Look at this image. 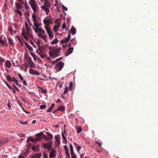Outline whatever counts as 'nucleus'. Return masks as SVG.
Returning a JSON list of instances; mask_svg holds the SVG:
<instances>
[{
  "instance_id": "f257e3e1",
  "label": "nucleus",
  "mask_w": 158,
  "mask_h": 158,
  "mask_svg": "<svg viewBox=\"0 0 158 158\" xmlns=\"http://www.w3.org/2000/svg\"><path fill=\"white\" fill-rule=\"evenodd\" d=\"M28 3L33 11V13H36L38 9V6L35 0H29Z\"/></svg>"
},
{
  "instance_id": "f03ea898",
  "label": "nucleus",
  "mask_w": 158,
  "mask_h": 158,
  "mask_svg": "<svg viewBox=\"0 0 158 158\" xmlns=\"http://www.w3.org/2000/svg\"><path fill=\"white\" fill-rule=\"evenodd\" d=\"M61 48L59 47L58 48H55L52 51L49 52V54L51 57L53 58H56L59 56L58 53H59L60 50Z\"/></svg>"
},
{
  "instance_id": "7ed1b4c3",
  "label": "nucleus",
  "mask_w": 158,
  "mask_h": 158,
  "mask_svg": "<svg viewBox=\"0 0 158 158\" xmlns=\"http://www.w3.org/2000/svg\"><path fill=\"white\" fill-rule=\"evenodd\" d=\"M64 65V63L62 62H60L55 65V68L57 72L60 71Z\"/></svg>"
},
{
  "instance_id": "20e7f679",
  "label": "nucleus",
  "mask_w": 158,
  "mask_h": 158,
  "mask_svg": "<svg viewBox=\"0 0 158 158\" xmlns=\"http://www.w3.org/2000/svg\"><path fill=\"white\" fill-rule=\"evenodd\" d=\"M44 23L45 25V26H49L52 23V18L47 17L43 20Z\"/></svg>"
},
{
  "instance_id": "39448f33",
  "label": "nucleus",
  "mask_w": 158,
  "mask_h": 158,
  "mask_svg": "<svg viewBox=\"0 0 158 158\" xmlns=\"http://www.w3.org/2000/svg\"><path fill=\"white\" fill-rule=\"evenodd\" d=\"M26 29V32H25L23 30H22V34L24 36V39L26 40H27L28 39L27 35H30L29 33L30 29L29 28H27Z\"/></svg>"
},
{
  "instance_id": "423d86ee",
  "label": "nucleus",
  "mask_w": 158,
  "mask_h": 158,
  "mask_svg": "<svg viewBox=\"0 0 158 158\" xmlns=\"http://www.w3.org/2000/svg\"><path fill=\"white\" fill-rule=\"evenodd\" d=\"M52 142L51 141L47 143H45L44 144V147L45 149H47L48 150H50L52 148Z\"/></svg>"
},
{
  "instance_id": "0eeeda50",
  "label": "nucleus",
  "mask_w": 158,
  "mask_h": 158,
  "mask_svg": "<svg viewBox=\"0 0 158 158\" xmlns=\"http://www.w3.org/2000/svg\"><path fill=\"white\" fill-rule=\"evenodd\" d=\"M17 1L20 2L21 4L24 5L26 10H28L30 9V8L28 6L26 1H25V2L23 0H17Z\"/></svg>"
},
{
  "instance_id": "6e6552de",
  "label": "nucleus",
  "mask_w": 158,
  "mask_h": 158,
  "mask_svg": "<svg viewBox=\"0 0 158 158\" xmlns=\"http://www.w3.org/2000/svg\"><path fill=\"white\" fill-rule=\"evenodd\" d=\"M50 6V4L49 5H47V7L43 5L41 6V8L43 11L45 12L46 15H48L49 13V10L48 7Z\"/></svg>"
},
{
  "instance_id": "1a4fd4ad",
  "label": "nucleus",
  "mask_w": 158,
  "mask_h": 158,
  "mask_svg": "<svg viewBox=\"0 0 158 158\" xmlns=\"http://www.w3.org/2000/svg\"><path fill=\"white\" fill-rule=\"evenodd\" d=\"M40 140V138H36L35 139H34L32 137H29L26 140V143H28L30 141L34 143Z\"/></svg>"
},
{
  "instance_id": "9d476101",
  "label": "nucleus",
  "mask_w": 158,
  "mask_h": 158,
  "mask_svg": "<svg viewBox=\"0 0 158 158\" xmlns=\"http://www.w3.org/2000/svg\"><path fill=\"white\" fill-rule=\"evenodd\" d=\"M56 151L54 149H52L50 152L49 155V158H54L56 157Z\"/></svg>"
},
{
  "instance_id": "9b49d317",
  "label": "nucleus",
  "mask_w": 158,
  "mask_h": 158,
  "mask_svg": "<svg viewBox=\"0 0 158 158\" xmlns=\"http://www.w3.org/2000/svg\"><path fill=\"white\" fill-rule=\"evenodd\" d=\"M71 37V35L70 33L68 35V37L66 38H65L64 39L61 40L60 43L61 44H64V43H67L68 42L70 39Z\"/></svg>"
},
{
  "instance_id": "f8f14e48",
  "label": "nucleus",
  "mask_w": 158,
  "mask_h": 158,
  "mask_svg": "<svg viewBox=\"0 0 158 158\" xmlns=\"http://www.w3.org/2000/svg\"><path fill=\"white\" fill-rule=\"evenodd\" d=\"M38 31L39 32L38 33V35L39 37L44 35L45 33V31L41 28H38Z\"/></svg>"
},
{
  "instance_id": "ddd939ff",
  "label": "nucleus",
  "mask_w": 158,
  "mask_h": 158,
  "mask_svg": "<svg viewBox=\"0 0 158 158\" xmlns=\"http://www.w3.org/2000/svg\"><path fill=\"white\" fill-rule=\"evenodd\" d=\"M36 13H32V16L33 23H39L36 18Z\"/></svg>"
},
{
  "instance_id": "4468645a",
  "label": "nucleus",
  "mask_w": 158,
  "mask_h": 158,
  "mask_svg": "<svg viewBox=\"0 0 158 158\" xmlns=\"http://www.w3.org/2000/svg\"><path fill=\"white\" fill-rule=\"evenodd\" d=\"M29 73L32 75H39V73L37 71L31 69H29Z\"/></svg>"
},
{
  "instance_id": "2eb2a0df",
  "label": "nucleus",
  "mask_w": 158,
  "mask_h": 158,
  "mask_svg": "<svg viewBox=\"0 0 158 158\" xmlns=\"http://www.w3.org/2000/svg\"><path fill=\"white\" fill-rule=\"evenodd\" d=\"M73 47H69L66 53L65 54V56H67L71 54L73 52Z\"/></svg>"
},
{
  "instance_id": "dca6fc26",
  "label": "nucleus",
  "mask_w": 158,
  "mask_h": 158,
  "mask_svg": "<svg viewBox=\"0 0 158 158\" xmlns=\"http://www.w3.org/2000/svg\"><path fill=\"white\" fill-rule=\"evenodd\" d=\"M40 145H35L32 147L31 149L34 151L38 152L40 151V149L39 147Z\"/></svg>"
},
{
  "instance_id": "f3484780",
  "label": "nucleus",
  "mask_w": 158,
  "mask_h": 158,
  "mask_svg": "<svg viewBox=\"0 0 158 158\" xmlns=\"http://www.w3.org/2000/svg\"><path fill=\"white\" fill-rule=\"evenodd\" d=\"M42 156V153H39L38 154L33 155L31 157V158H40Z\"/></svg>"
},
{
  "instance_id": "a211bd4d",
  "label": "nucleus",
  "mask_w": 158,
  "mask_h": 158,
  "mask_svg": "<svg viewBox=\"0 0 158 158\" xmlns=\"http://www.w3.org/2000/svg\"><path fill=\"white\" fill-rule=\"evenodd\" d=\"M21 4L20 2H16L15 3V6L18 9L20 10L23 8V6L21 5Z\"/></svg>"
},
{
  "instance_id": "6ab92c4d",
  "label": "nucleus",
  "mask_w": 158,
  "mask_h": 158,
  "mask_svg": "<svg viewBox=\"0 0 158 158\" xmlns=\"http://www.w3.org/2000/svg\"><path fill=\"white\" fill-rule=\"evenodd\" d=\"M74 145L75 146V147L76 148L77 151L78 152H79L80 151V150L81 148V147L78 144H77V143H74Z\"/></svg>"
},
{
  "instance_id": "aec40b11",
  "label": "nucleus",
  "mask_w": 158,
  "mask_h": 158,
  "mask_svg": "<svg viewBox=\"0 0 158 158\" xmlns=\"http://www.w3.org/2000/svg\"><path fill=\"white\" fill-rule=\"evenodd\" d=\"M8 29L11 35L15 34V31L13 30L12 28L10 27H8Z\"/></svg>"
},
{
  "instance_id": "412c9836",
  "label": "nucleus",
  "mask_w": 158,
  "mask_h": 158,
  "mask_svg": "<svg viewBox=\"0 0 158 158\" xmlns=\"http://www.w3.org/2000/svg\"><path fill=\"white\" fill-rule=\"evenodd\" d=\"M46 133L48 135V137H49L48 138V139H46V140H52L53 138L52 135L51 134H50V133H48V132H47Z\"/></svg>"
},
{
  "instance_id": "4be33fe9",
  "label": "nucleus",
  "mask_w": 158,
  "mask_h": 158,
  "mask_svg": "<svg viewBox=\"0 0 158 158\" xmlns=\"http://www.w3.org/2000/svg\"><path fill=\"white\" fill-rule=\"evenodd\" d=\"M71 32L72 35H75L76 33V30L75 28L73 27H72L70 30Z\"/></svg>"
},
{
  "instance_id": "5701e85b",
  "label": "nucleus",
  "mask_w": 158,
  "mask_h": 158,
  "mask_svg": "<svg viewBox=\"0 0 158 158\" xmlns=\"http://www.w3.org/2000/svg\"><path fill=\"white\" fill-rule=\"evenodd\" d=\"M25 44L26 45V47L28 48V49L30 51H33V48L32 47L30 46L29 44H28L27 43L25 42Z\"/></svg>"
},
{
  "instance_id": "b1692460",
  "label": "nucleus",
  "mask_w": 158,
  "mask_h": 158,
  "mask_svg": "<svg viewBox=\"0 0 158 158\" xmlns=\"http://www.w3.org/2000/svg\"><path fill=\"white\" fill-rule=\"evenodd\" d=\"M5 64L6 67L9 68L10 67L11 64L9 61L6 60L5 62Z\"/></svg>"
},
{
  "instance_id": "393cba45",
  "label": "nucleus",
  "mask_w": 158,
  "mask_h": 158,
  "mask_svg": "<svg viewBox=\"0 0 158 158\" xmlns=\"http://www.w3.org/2000/svg\"><path fill=\"white\" fill-rule=\"evenodd\" d=\"M55 104H52L51 105V106L48 109V110H47V112H51L52 110L55 106Z\"/></svg>"
},
{
  "instance_id": "a878e982",
  "label": "nucleus",
  "mask_w": 158,
  "mask_h": 158,
  "mask_svg": "<svg viewBox=\"0 0 158 158\" xmlns=\"http://www.w3.org/2000/svg\"><path fill=\"white\" fill-rule=\"evenodd\" d=\"M58 42V40L56 38V39L53 40L52 41L50 42V44H56Z\"/></svg>"
},
{
  "instance_id": "bb28decb",
  "label": "nucleus",
  "mask_w": 158,
  "mask_h": 158,
  "mask_svg": "<svg viewBox=\"0 0 158 158\" xmlns=\"http://www.w3.org/2000/svg\"><path fill=\"white\" fill-rule=\"evenodd\" d=\"M44 28L46 29L47 33H48L49 32H51L50 29L49 27V26H45Z\"/></svg>"
},
{
  "instance_id": "cd10ccee",
  "label": "nucleus",
  "mask_w": 158,
  "mask_h": 158,
  "mask_svg": "<svg viewBox=\"0 0 158 158\" xmlns=\"http://www.w3.org/2000/svg\"><path fill=\"white\" fill-rule=\"evenodd\" d=\"M43 133L42 132H40V133H38V134H36L35 135V136L37 137V138H40V139H41V137H40V136H42L43 135Z\"/></svg>"
},
{
  "instance_id": "c85d7f7f",
  "label": "nucleus",
  "mask_w": 158,
  "mask_h": 158,
  "mask_svg": "<svg viewBox=\"0 0 158 158\" xmlns=\"http://www.w3.org/2000/svg\"><path fill=\"white\" fill-rule=\"evenodd\" d=\"M29 66L31 68H35V65L33 61L31 62L29 64H28Z\"/></svg>"
},
{
  "instance_id": "c756f323",
  "label": "nucleus",
  "mask_w": 158,
  "mask_h": 158,
  "mask_svg": "<svg viewBox=\"0 0 158 158\" xmlns=\"http://www.w3.org/2000/svg\"><path fill=\"white\" fill-rule=\"evenodd\" d=\"M8 42L10 45H13V43L12 40L10 38H8Z\"/></svg>"
},
{
  "instance_id": "7c9ffc66",
  "label": "nucleus",
  "mask_w": 158,
  "mask_h": 158,
  "mask_svg": "<svg viewBox=\"0 0 158 158\" xmlns=\"http://www.w3.org/2000/svg\"><path fill=\"white\" fill-rule=\"evenodd\" d=\"M60 26V24H58L56 25H55L53 27V29L55 31H56L58 28Z\"/></svg>"
},
{
  "instance_id": "2f4dec72",
  "label": "nucleus",
  "mask_w": 158,
  "mask_h": 158,
  "mask_svg": "<svg viewBox=\"0 0 158 158\" xmlns=\"http://www.w3.org/2000/svg\"><path fill=\"white\" fill-rule=\"evenodd\" d=\"M73 84L72 82H70L69 85V89L71 91L72 90Z\"/></svg>"
},
{
  "instance_id": "473e14b6",
  "label": "nucleus",
  "mask_w": 158,
  "mask_h": 158,
  "mask_svg": "<svg viewBox=\"0 0 158 158\" xmlns=\"http://www.w3.org/2000/svg\"><path fill=\"white\" fill-rule=\"evenodd\" d=\"M34 26H35V28H38L39 27H40L41 24V23H33Z\"/></svg>"
},
{
  "instance_id": "72a5a7b5",
  "label": "nucleus",
  "mask_w": 158,
  "mask_h": 158,
  "mask_svg": "<svg viewBox=\"0 0 158 158\" xmlns=\"http://www.w3.org/2000/svg\"><path fill=\"white\" fill-rule=\"evenodd\" d=\"M47 36V35L46 36L43 35L41 37H40V38H42L45 42H47L48 41L47 39H46Z\"/></svg>"
},
{
  "instance_id": "f704fd0d",
  "label": "nucleus",
  "mask_w": 158,
  "mask_h": 158,
  "mask_svg": "<svg viewBox=\"0 0 158 158\" xmlns=\"http://www.w3.org/2000/svg\"><path fill=\"white\" fill-rule=\"evenodd\" d=\"M13 64L15 67H19L20 65L19 64L17 61H15V62H13Z\"/></svg>"
},
{
  "instance_id": "c9c22d12",
  "label": "nucleus",
  "mask_w": 158,
  "mask_h": 158,
  "mask_svg": "<svg viewBox=\"0 0 158 158\" xmlns=\"http://www.w3.org/2000/svg\"><path fill=\"white\" fill-rule=\"evenodd\" d=\"M70 148L71 151V153L74 152L73 149V147L71 143L70 144Z\"/></svg>"
},
{
  "instance_id": "e433bc0d",
  "label": "nucleus",
  "mask_w": 158,
  "mask_h": 158,
  "mask_svg": "<svg viewBox=\"0 0 158 158\" xmlns=\"http://www.w3.org/2000/svg\"><path fill=\"white\" fill-rule=\"evenodd\" d=\"M65 147L66 148L65 151H66V154L67 156L66 157H69V154L68 152V149L67 147L66 146H65Z\"/></svg>"
},
{
  "instance_id": "4c0bfd02",
  "label": "nucleus",
  "mask_w": 158,
  "mask_h": 158,
  "mask_svg": "<svg viewBox=\"0 0 158 158\" xmlns=\"http://www.w3.org/2000/svg\"><path fill=\"white\" fill-rule=\"evenodd\" d=\"M72 158H77V156L74 152L71 153Z\"/></svg>"
},
{
  "instance_id": "58836bf2",
  "label": "nucleus",
  "mask_w": 158,
  "mask_h": 158,
  "mask_svg": "<svg viewBox=\"0 0 158 158\" xmlns=\"http://www.w3.org/2000/svg\"><path fill=\"white\" fill-rule=\"evenodd\" d=\"M58 110H60L62 111H64L65 110V108L64 107L62 106H60L58 108Z\"/></svg>"
},
{
  "instance_id": "ea45409f",
  "label": "nucleus",
  "mask_w": 158,
  "mask_h": 158,
  "mask_svg": "<svg viewBox=\"0 0 158 158\" xmlns=\"http://www.w3.org/2000/svg\"><path fill=\"white\" fill-rule=\"evenodd\" d=\"M69 89H68L67 87H66L65 88L64 91V92L63 94L64 95L66 93H67L68 92V91Z\"/></svg>"
},
{
  "instance_id": "a19ab883",
  "label": "nucleus",
  "mask_w": 158,
  "mask_h": 158,
  "mask_svg": "<svg viewBox=\"0 0 158 158\" xmlns=\"http://www.w3.org/2000/svg\"><path fill=\"white\" fill-rule=\"evenodd\" d=\"M6 79L8 81L10 82L12 81V79L11 77L9 75L7 76Z\"/></svg>"
},
{
  "instance_id": "79ce46f5",
  "label": "nucleus",
  "mask_w": 158,
  "mask_h": 158,
  "mask_svg": "<svg viewBox=\"0 0 158 158\" xmlns=\"http://www.w3.org/2000/svg\"><path fill=\"white\" fill-rule=\"evenodd\" d=\"M33 30L35 31L36 33H38V28H35L34 26H33Z\"/></svg>"
},
{
  "instance_id": "37998d69",
  "label": "nucleus",
  "mask_w": 158,
  "mask_h": 158,
  "mask_svg": "<svg viewBox=\"0 0 158 158\" xmlns=\"http://www.w3.org/2000/svg\"><path fill=\"white\" fill-rule=\"evenodd\" d=\"M82 131V129L81 128H78L77 130V133H80Z\"/></svg>"
},
{
  "instance_id": "c03bdc74",
  "label": "nucleus",
  "mask_w": 158,
  "mask_h": 158,
  "mask_svg": "<svg viewBox=\"0 0 158 158\" xmlns=\"http://www.w3.org/2000/svg\"><path fill=\"white\" fill-rule=\"evenodd\" d=\"M7 87L10 89H13V87H11L8 84L6 81H4Z\"/></svg>"
},
{
  "instance_id": "a18cd8bd",
  "label": "nucleus",
  "mask_w": 158,
  "mask_h": 158,
  "mask_svg": "<svg viewBox=\"0 0 158 158\" xmlns=\"http://www.w3.org/2000/svg\"><path fill=\"white\" fill-rule=\"evenodd\" d=\"M15 12H16L18 13L20 16H21L22 15L21 12L18 9L16 10Z\"/></svg>"
},
{
  "instance_id": "49530a36",
  "label": "nucleus",
  "mask_w": 158,
  "mask_h": 158,
  "mask_svg": "<svg viewBox=\"0 0 158 158\" xmlns=\"http://www.w3.org/2000/svg\"><path fill=\"white\" fill-rule=\"evenodd\" d=\"M62 136L63 139L64 140V141H65L66 142V141H67L66 138L64 135L63 133H62Z\"/></svg>"
},
{
  "instance_id": "de8ad7c7",
  "label": "nucleus",
  "mask_w": 158,
  "mask_h": 158,
  "mask_svg": "<svg viewBox=\"0 0 158 158\" xmlns=\"http://www.w3.org/2000/svg\"><path fill=\"white\" fill-rule=\"evenodd\" d=\"M43 158H48V155L47 153L44 152L43 153Z\"/></svg>"
},
{
  "instance_id": "09e8293b",
  "label": "nucleus",
  "mask_w": 158,
  "mask_h": 158,
  "mask_svg": "<svg viewBox=\"0 0 158 158\" xmlns=\"http://www.w3.org/2000/svg\"><path fill=\"white\" fill-rule=\"evenodd\" d=\"M49 37L52 39V38H53V35H52V33H51V32H49L48 33Z\"/></svg>"
},
{
  "instance_id": "8fccbe9b",
  "label": "nucleus",
  "mask_w": 158,
  "mask_h": 158,
  "mask_svg": "<svg viewBox=\"0 0 158 158\" xmlns=\"http://www.w3.org/2000/svg\"><path fill=\"white\" fill-rule=\"evenodd\" d=\"M46 107V106L45 105H40V108L42 110V109H45Z\"/></svg>"
},
{
  "instance_id": "3c124183",
  "label": "nucleus",
  "mask_w": 158,
  "mask_h": 158,
  "mask_svg": "<svg viewBox=\"0 0 158 158\" xmlns=\"http://www.w3.org/2000/svg\"><path fill=\"white\" fill-rule=\"evenodd\" d=\"M4 46H8V44L6 41H5V38H4Z\"/></svg>"
},
{
  "instance_id": "603ef678",
  "label": "nucleus",
  "mask_w": 158,
  "mask_h": 158,
  "mask_svg": "<svg viewBox=\"0 0 158 158\" xmlns=\"http://www.w3.org/2000/svg\"><path fill=\"white\" fill-rule=\"evenodd\" d=\"M18 76L19 77L20 80H23V78L22 77L21 74H20L19 73H18Z\"/></svg>"
},
{
  "instance_id": "864d4df0",
  "label": "nucleus",
  "mask_w": 158,
  "mask_h": 158,
  "mask_svg": "<svg viewBox=\"0 0 158 158\" xmlns=\"http://www.w3.org/2000/svg\"><path fill=\"white\" fill-rule=\"evenodd\" d=\"M28 64H29L30 62L32 61L31 57H29L28 59Z\"/></svg>"
},
{
  "instance_id": "5fc2aeb1",
  "label": "nucleus",
  "mask_w": 158,
  "mask_h": 158,
  "mask_svg": "<svg viewBox=\"0 0 158 158\" xmlns=\"http://www.w3.org/2000/svg\"><path fill=\"white\" fill-rule=\"evenodd\" d=\"M41 89H42L41 92L43 93L44 94H46L47 92V90H43L42 88H41Z\"/></svg>"
},
{
  "instance_id": "6e6d98bb",
  "label": "nucleus",
  "mask_w": 158,
  "mask_h": 158,
  "mask_svg": "<svg viewBox=\"0 0 158 158\" xmlns=\"http://www.w3.org/2000/svg\"><path fill=\"white\" fill-rule=\"evenodd\" d=\"M8 141V139L6 138H5L3 140V143H7Z\"/></svg>"
},
{
  "instance_id": "4d7b16f0",
  "label": "nucleus",
  "mask_w": 158,
  "mask_h": 158,
  "mask_svg": "<svg viewBox=\"0 0 158 158\" xmlns=\"http://www.w3.org/2000/svg\"><path fill=\"white\" fill-rule=\"evenodd\" d=\"M2 37H0V43L2 45H4V41H2L1 40Z\"/></svg>"
},
{
  "instance_id": "13d9d810",
  "label": "nucleus",
  "mask_w": 158,
  "mask_h": 158,
  "mask_svg": "<svg viewBox=\"0 0 158 158\" xmlns=\"http://www.w3.org/2000/svg\"><path fill=\"white\" fill-rule=\"evenodd\" d=\"M28 145H27V148L28 149H30V148L31 147L32 144L31 143H28Z\"/></svg>"
},
{
  "instance_id": "bf43d9fd",
  "label": "nucleus",
  "mask_w": 158,
  "mask_h": 158,
  "mask_svg": "<svg viewBox=\"0 0 158 158\" xmlns=\"http://www.w3.org/2000/svg\"><path fill=\"white\" fill-rule=\"evenodd\" d=\"M62 8L63 9L65 10H68L67 8L65 7L64 5H62Z\"/></svg>"
},
{
  "instance_id": "052dcab7",
  "label": "nucleus",
  "mask_w": 158,
  "mask_h": 158,
  "mask_svg": "<svg viewBox=\"0 0 158 158\" xmlns=\"http://www.w3.org/2000/svg\"><path fill=\"white\" fill-rule=\"evenodd\" d=\"M40 56L41 58H44L45 57V55L44 54H42L41 53L40 54Z\"/></svg>"
},
{
  "instance_id": "680f3d73",
  "label": "nucleus",
  "mask_w": 158,
  "mask_h": 158,
  "mask_svg": "<svg viewBox=\"0 0 158 158\" xmlns=\"http://www.w3.org/2000/svg\"><path fill=\"white\" fill-rule=\"evenodd\" d=\"M19 41L20 42H22V41L23 40V39L21 38L20 37H17Z\"/></svg>"
},
{
  "instance_id": "e2e57ef3",
  "label": "nucleus",
  "mask_w": 158,
  "mask_h": 158,
  "mask_svg": "<svg viewBox=\"0 0 158 158\" xmlns=\"http://www.w3.org/2000/svg\"><path fill=\"white\" fill-rule=\"evenodd\" d=\"M25 25L26 28H29L28 25L26 22L25 23Z\"/></svg>"
},
{
  "instance_id": "0e129e2a",
  "label": "nucleus",
  "mask_w": 158,
  "mask_h": 158,
  "mask_svg": "<svg viewBox=\"0 0 158 158\" xmlns=\"http://www.w3.org/2000/svg\"><path fill=\"white\" fill-rule=\"evenodd\" d=\"M31 54L33 57L34 59H35V57L36 56L35 55V54L31 52Z\"/></svg>"
},
{
  "instance_id": "69168bd1",
  "label": "nucleus",
  "mask_w": 158,
  "mask_h": 158,
  "mask_svg": "<svg viewBox=\"0 0 158 158\" xmlns=\"http://www.w3.org/2000/svg\"><path fill=\"white\" fill-rule=\"evenodd\" d=\"M66 27V25L65 23H63L62 26V29H64Z\"/></svg>"
},
{
  "instance_id": "338daca9",
  "label": "nucleus",
  "mask_w": 158,
  "mask_h": 158,
  "mask_svg": "<svg viewBox=\"0 0 158 158\" xmlns=\"http://www.w3.org/2000/svg\"><path fill=\"white\" fill-rule=\"evenodd\" d=\"M27 121H25L24 123V122H23L22 121H20V123L21 124H26L27 123Z\"/></svg>"
},
{
  "instance_id": "774afa93",
  "label": "nucleus",
  "mask_w": 158,
  "mask_h": 158,
  "mask_svg": "<svg viewBox=\"0 0 158 158\" xmlns=\"http://www.w3.org/2000/svg\"><path fill=\"white\" fill-rule=\"evenodd\" d=\"M17 80H16L14 77H13V79H12V81L13 82H15Z\"/></svg>"
}]
</instances>
